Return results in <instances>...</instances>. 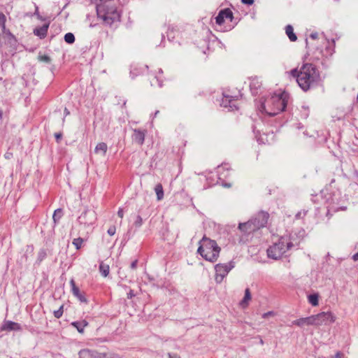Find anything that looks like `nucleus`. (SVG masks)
Wrapping results in <instances>:
<instances>
[{"instance_id":"nucleus-1","label":"nucleus","mask_w":358,"mask_h":358,"mask_svg":"<svg viewBox=\"0 0 358 358\" xmlns=\"http://www.w3.org/2000/svg\"><path fill=\"white\" fill-rule=\"evenodd\" d=\"M289 73L294 78H296L299 87L304 91H307L313 87L320 78L319 73L311 64H303L299 71L296 69H292Z\"/></svg>"},{"instance_id":"nucleus-2","label":"nucleus","mask_w":358,"mask_h":358,"mask_svg":"<svg viewBox=\"0 0 358 358\" xmlns=\"http://www.w3.org/2000/svg\"><path fill=\"white\" fill-rule=\"evenodd\" d=\"M96 13L98 18L106 26H111L120 20V15L113 0H100L96 6Z\"/></svg>"},{"instance_id":"nucleus-3","label":"nucleus","mask_w":358,"mask_h":358,"mask_svg":"<svg viewBox=\"0 0 358 358\" xmlns=\"http://www.w3.org/2000/svg\"><path fill=\"white\" fill-rule=\"evenodd\" d=\"M220 250L215 241L203 236L199 241L197 252L206 261L215 262L219 257Z\"/></svg>"},{"instance_id":"nucleus-4","label":"nucleus","mask_w":358,"mask_h":358,"mask_svg":"<svg viewBox=\"0 0 358 358\" xmlns=\"http://www.w3.org/2000/svg\"><path fill=\"white\" fill-rule=\"evenodd\" d=\"M285 96L283 94L272 96L262 104L260 110L265 112L270 116L278 114L284 110L287 106Z\"/></svg>"},{"instance_id":"nucleus-5","label":"nucleus","mask_w":358,"mask_h":358,"mask_svg":"<svg viewBox=\"0 0 358 358\" xmlns=\"http://www.w3.org/2000/svg\"><path fill=\"white\" fill-rule=\"evenodd\" d=\"M292 246V243L287 238L281 237L267 249V257L274 260L280 259Z\"/></svg>"},{"instance_id":"nucleus-6","label":"nucleus","mask_w":358,"mask_h":358,"mask_svg":"<svg viewBox=\"0 0 358 358\" xmlns=\"http://www.w3.org/2000/svg\"><path fill=\"white\" fill-rule=\"evenodd\" d=\"M234 266L235 264L232 261L225 264H217L214 267L215 282L218 284L221 283Z\"/></svg>"},{"instance_id":"nucleus-7","label":"nucleus","mask_w":358,"mask_h":358,"mask_svg":"<svg viewBox=\"0 0 358 358\" xmlns=\"http://www.w3.org/2000/svg\"><path fill=\"white\" fill-rule=\"evenodd\" d=\"M314 326L329 325L336 321V315L331 311L313 315Z\"/></svg>"},{"instance_id":"nucleus-8","label":"nucleus","mask_w":358,"mask_h":358,"mask_svg":"<svg viewBox=\"0 0 358 358\" xmlns=\"http://www.w3.org/2000/svg\"><path fill=\"white\" fill-rule=\"evenodd\" d=\"M79 358H120L117 355H108L88 348L82 349L78 352Z\"/></svg>"},{"instance_id":"nucleus-9","label":"nucleus","mask_w":358,"mask_h":358,"mask_svg":"<svg viewBox=\"0 0 358 358\" xmlns=\"http://www.w3.org/2000/svg\"><path fill=\"white\" fill-rule=\"evenodd\" d=\"M261 216H262L261 218H262V224H260L257 226H255L253 220H251L247 222L240 223L238 225L239 230L245 234H250L252 231H255L260 229L261 226L264 224V220H264L265 218V217H264V215H263Z\"/></svg>"},{"instance_id":"nucleus-10","label":"nucleus","mask_w":358,"mask_h":358,"mask_svg":"<svg viewBox=\"0 0 358 358\" xmlns=\"http://www.w3.org/2000/svg\"><path fill=\"white\" fill-rule=\"evenodd\" d=\"M96 215L94 210H87L79 217V222L80 224L85 225H90L95 222Z\"/></svg>"},{"instance_id":"nucleus-11","label":"nucleus","mask_w":358,"mask_h":358,"mask_svg":"<svg viewBox=\"0 0 358 358\" xmlns=\"http://www.w3.org/2000/svg\"><path fill=\"white\" fill-rule=\"evenodd\" d=\"M225 19H233V13L229 8L221 10L215 17V22L217 24L221 25L224 23Z\"/></svg>"},{"instance_id":"nucleus-12","label":"nucleus","mask_w":358,"mask_h":358,"mask_svg":"<svg viewBox=\"0 0 358 358\" xmlns=\"http://www.w3.org/2000/svg\"><path fill=\"white\" fill-rule=\"evenodd\" d=\"M292 324H295L296 326H299V327H304V326H308V325L314 326L313 315H311V316L307 317L299 318L298 320H294L292 322Z\"/></svg>"},{"instance_id":"nucleus-13","label":"nucleus","mask_w":358,"mask_h":358,"mask_svg":"<svg viewBox=\"0 0 358 358\" xmlns=\"http://www.w3.org/2000/svg\"><path fill=\"white\" fill-rule=\"evenodd\" d=\"M70 285L71 286V289L73 294L80 301L83 303H87V299L85 296L80 293L78 287H76L75 282L73 279L70 280Z\"/></svg>"},{"instance_id":"nucleus-14","label":"nucleus","mask_w":358,"mask_h":358,"mask_svg":"<svg viewBox=\"0 0 358 358\" xmlns=\"http://www.w3.org/2000/svg\"><path fill=\"white\" fill-rule=\"evenodd\" d=\"M252 296L250 291L248 288L245 290V295L243 299L240 301L239 306L242 308H245L248 306L250 301H251Z\"/></svg>"},{"instance_id":"nucleus-15","label":"nucleus","mask_w":358,"mask_h":358,"mask_svg":"<svg viewBox=\"0 0 358 358\" xmlns=\"http://www.w3.org/2000/svg\"><path fill=\"white\" fill-rule=\"evenodd\" d=\"M265 215L264 216L265 218L264 219L265 220H264V224L261 226V228L265 227V225L266 224V223L268 222V217H269L268 214L267 213H266V212H260V213H259L257 215V216L254 219H252L254 222H255V226H257V225L262 224V218H261L262 216L261 215Z\"/></svg>"},{"instance_id":"nucleus-16","label":"nucleus","mask_w":358,"mask_h":358,"mask_svg":"<svg viewBox=\"0 0 358 358\" xmlns=\"http://www.w3.org/2000/svg\"><path fill=\"white\" fill-rule=\"evenodd\" d=\"M134 140L139 145H143L145 141V133L140 130L135 129L134 134Z\"/></svg>"},{"instance_id":"nucleus-17","label":"nucleus","mask_w":358,"mask_h":358,"mask_svg":"<svg viewBox=\"0 0 358 358\" xmlns=\"http://www.w3.org/2000/svg\"><path fill=\"white\" fill-rule=\"evenodd\" d=\"M108 147L105 143H99L94 149V152L97 155H100L101 156H104L107 152Z\"/></svg>"},{"instance_id":"nucleus-18","label":"nucleus","mask_w":358,"mask_h":358,"mask_svg":"<svg viewBox=\"0 0 358 358\" xmlns=\"http://www.w3.org/2000/svg\"><path fill=\"white\" fill-rule=\"evenodd\" d=\"M71 325L76 328L80 334L84 333V329L88 325V322L86 320H83L81 322H71Z\"/></svg>"},{"instance_id":"nucleus-19","label":"nucleus","mask_w":358,"mask_h":358,"mask_svg":"<svg viewBox=\"0 0 358 358\" xmlns=\"http://www.w3.org/2000/svg\"><path fill=\"white\" fill-rule=\"evenodd\" d=\"M2 329L3 330H20V325L14 322L7 321L4 323Z\"/></svg>"},{"instance_id":"nucleus-20","label":"nucleus","mask_w":358,"mask_h":358,"mask_svg":"<svg viewBox=\"0 0 358 358\" xmlns=\"http://www.w3.org/2000/svg\"><path fill=\"white\" fill-rule=\"evenodd\" d=\"M48 25H44L40 28L35 29L34 33L35 35L40 36L41 38H43L45 36L48 31Z\"/></svg>"},{"instance_id":"nucleus-21","label":"nucleus","mask_w":358,"mask_h":358,"mask_svg":"<svg viewBox=\"0 0 358 358\" xmlns=\"http://www.w3.org/2000/svg\"><path fill=\"white\" fill-rule=\"evenodd\" d=\"M285 31H286V34L287 35V36L289 37V38L291 41H296L297 37L295 35V34L294 33V29H293L292 26H291L289 24L286 26Z\"/></svg>"},{"instance_id":"nucleus-22","label":"nucleus","mask_w":358,"mask_h":358,"mask_svg":"<svg viewBox=\"0 0 358 358\" xmlns=\"http://www.w3.org/2000/svg\"><path fill=\"white\" fill-rule=\"evenodd\" d=\"M155 191L157 195L158 201L162 200L164 198V190L161 184H157L155 187Z\"/></svg>"},{"instance_id":"nucleus-23","label":"nucleus","mask_w":358,"mask_h":358,"mask_svg":"<svg viewBox=\"0 0 358 358\" xmlns=\"http://www.w3.org/2000/svg\"><path fill=\"white\" fill-rule=\"evenodd\" d=\"M99 271L103 277H107L109 274L110 267L108 264L101 263L99 265Z\"/></svg>"},{"instance_id":"nucleus-24","label":"nucleus","mask_w":358,"mask_h":358,"mask_svg":"<svg viewBox=\"0 0 358 358\" xmlns=\"http://www.w3.org/2000/svg\"><path fill=\"white\" fill-rule=\"evenodd\" d=\"M62 215H63V212L61 208H57V210H55L53 213V215H52V219H53L54 222L55 223L58 222L59 221V220L62 218Z\"/></svg>"},{"instance_id":"nucleus-25","label":"nucleus","mask_w":358,"mask_h":358,"mask_svg":"<svg viewBox=\"0 0 358 358\" xmlns=\"http://www.w3.org/2000/svg\"><path fill=\"white\" fill-rule=\"evenodd\" d=\"M319 296L317 294H310L308 296V302L313 306H317L319 303Z\"/></svg>"},{"instance_id":"nucleus-26","label":"nucleus","mask_w":358,"mask_h":358,"mask_svg":"<svg viewBox=\"0 0 358 358\" xmlns=\"http://www.w3.org/2000/svg\"><path fill=\"white\" fill-rule=\"evenodd\" d=\"M64 40L67 43H73L75 41V36L72 33H67L64 36Z\"/></svg>"},{"instance_id":"nucleus-27","label":"nucleus","mask_w":358,"mask_h":358,"mask_svg":"<svg viewBox=\"0 0 358 358\" xmlns=\"http://www.w3.org/2000/svg\"><path fill=\"white\" fill-rule=\"evenodd\" d=\"M83 243V239L81 238H75L73 241V244L77 250H78L81 248Z\"/></svg>"},{"instance_id":"nucleus-28","label":"nucleus","mask_w":358,"mask_h":358,"mask_svg":"<svg viewBox=\"0 0 358 358\" xmlns=\"http://www.w3.org/2000/svg\"><path fill=\"white\" fill-rule=\"evenodd\" d=\"M6 17L3 14L0 13V27L2 28L3 31L5 32L6 31Z\"/></svg>"},{"instance_id":"nucleus-29","label":"nucleus","mask_w":358,"mask_h":358,"mask_svg":"<svg viewBox=\"0 0 358 358\" xmlns=\"http://www.w3.org/2000/svg\"><path fill=\"white\" fill-rule=\"evenodd\" d=\"M63 314V306H61L60 308L57 310L54 311V315L56 318H59L62 316Z\"/></svg>"},{"instance_id":"nucleus-30","label":"nucleus","mask_w":358,"mask_h":358,"mask_svg":"<svg viewBox=\"0 0 358 358\" xmlns=\"http://www.w3.org/2000/svg\"><path fill=\"white\" fill-rule=\"evenodd\" d=\"M40 60L46 63H49L50 62V58L47 55H43L39 57Z\"/></svg>"},{"instance_id":"nucleus-31","label":"nucleus","mask_w":358,"mask_h":358,"mask_svg":"<svg viewBox=\"0 0 358 358\" xmlns=\"http://www.w3.org/2000/svg\"><path fill=\"white\" fill-rule=\"evenodd\" d=\"M108 235L110 236H113L115 235V232H116V229L115 227H110L108 229Z\"/></svg>"},{"instance_id":"nucleus-32","label":"nucleus","mask_w":358,"mask_h":358,"mask_svg":"<svg viewBox=\"0 0 358 358\" xmlns=\"http://www.w3.org/2000/svg\"><path fill=\"white\" fill-rule=\"evenodd\" d=\"M142 224V218L140 216L136 217V220L135 221V225L136 227H140Z\"/></svg>"},{"instance_id":"nucleus-33","label":"nucleus","mask_w":358,"mask_h":358,"mask_svg":"<svg viewBox=\"0 0 358 358\" xmlns=\"http://www.w3.org/2000/svg\"><path fill=\"white\" fill-rule=\"evenodd\" d=\"M274 315V313L273 311H268L267 313H265L262 315V317L263 318H267L270 316H273Z\"/></svg>"},{"instance_id":"nucleus-34","label":"nucleus","mask_w":358,"mask_h":358,"mask_svg":"<svg viewBox=\"0 0 358 358\" xmlns=\"http://www.w3.org/2000/svg\"><path fill=\"white\" fill-rule=\"evenodd\" d=\"M242 3L248 5H252L254 2V0H241Z\"/></svg>"},{"instance_id":"nucleus-35","label":"nucleus","mask_w":358,"mask_h":358,"mask_svg":"<svg viewBox=\"0 0 358 358\" xmlns=\"http://www.w3.org/2000/svg\"><path fill=\"white\" fill-rule=\"evenodd\" d=\"M134 296H135V294H134V292L131 289L127 294V298H129V299H131Z\"/></svg>"},{"instance_id":"nucleus-36","label":"nucleus","mask_w":358,"mask_h":358,"mask_svg":"<svg viewBox=\"0 0 358 358\" xmlns=\"http://www.w3.org/2000/svg\"><path fill=\"white\" fill-rule=\"evenodd\" d=\"M117 215L122 218L123 217V215H124V212L122 210V209H119L118 212H117Z\"/></svg>"},{"instance_id":"nucleus-37","label":"nucleus","mask_w":358,"mask_h":358,"mask_svg":"<svg viewBox=\"0 0 358 358\" xmlns=\"http://www.w3.org/2000/svg\"><path fill=\"white\" fill-rule=\"evenodd\" d=\"M342 354L341 352H337L336 355L333 357V358H341Z\"/></svg>"},{"instance_id":"nucleus-38","label":"nucleus","mask_w":358,"mask_h":358,"mask_svg":"<svg viewBox=\"0 0 358 358\" xmlns=\"http://www.w3.org/2000/svg\"><path fill=\"white\" fill-rule=\"evenodd\" d=\"M55 136L56 139L58 141L62 138V134L60 133H56L55 134Z\"/></svg>"},{"instance_id":"nucleus-39","label":"nucleus","mask_w":358,"mask_h":358,"mask_svg":"<svg viewBox=\"0 0 358 358\" xmlns=\"http://www.w3.org/2000/svg\"><path fill=\"white\" fill-rule=\"evenodd\" d=\"M136 265H137V261H134L131 264V267L132 268H136Z\"/></svg>"},{"instance_id":"nucleus-40","label":"nucleus","mask_w":358,"mask_h":358,"mask_svg":"<svg viewBox=\"0 0 358 358\" xmlns=\"http://www.w3.org/2000/svg\"><path fill=\"white\" fill-rule=\"evenodd\" d=\"M352 258H353V259H354L355 261H358V252H357V253H356V254H355V255H353Z\"/></svg>"},{"instance_id":"nucleus-41","label":"nucleus","mask_w":358,"mask_h":358,"mask_svg":"<svg viewBox=\"0 0 358 358\" xmlns=\"http://www.w3.org/2000/svg\"><path fill=\"white\" fill-rule=\"evenodd\" d=\"M169 358H179L178 355L171 356L170 354H169Z\"/></svg>"},{"instance_id":"nucleus-42","label":"nucleus","mask_w":358,"mask_h":358,"mask_svg":"<svg viewBox=\"0 0 358 358\" xmlns=\"http://www.w3.org/2000/svg\"><path fill=\"white\" fill-rule=\"evenodd\" d=\"M64 113H65L66 115H69V111L67 110V108L64 109Z\"/></svg>"},{"instance_id":"nucleus-43","label":"nucleus","mask_w":358,"mask_h":358,"mask_svg":"<svg viewBox=\"0 0 358 358\" xmlns=\"http://www.w3.org/2000/svg\"><path fill=\"white\" fill-rule=\"evenodd\" d=\"M316 34H311V37L313 38H316Z\"/></svg>"},{"instance_id":"nucleus-44","label":"nucleus","mask_w":358,"mask_h":358,"mask_svg":"<svg viewBox=\"0 0 358 358\" xmlns=\"http://www.w3.org/2000/svg\"><path fill=\"white\" fill-rule=\"evenodd\" d=\"M2 118V112L0 110V120Z\"/></svg>"},{"instance_id":"nucleus-45","label":"nucleus","mask_w":358,"mask_h":358,"mask_svg":"<svg viewBox=\"0 0 358 358\" xmlns=\"http://www.w3.org/2000/svg\"><path fill=\"white\" fill-rule=\"evenodd\" d=\"M303 108H304L305 110H308V108L305 106H303Z\"/></svg>"},{"instance_id":"nucleus-46","label":"nucleus","mask_w":358,"mask_h":358,"mask_svg":"<svg viewBox=\"0 0 358 358\" xmlns=\"http://www.w3.org/2000/svg\"><path fill=\"white\" fill-rule=\"evenodd\" d=\"M224 187H230V185H224Z\"/></svg>"},{"instance_id":"nucleus-47","label":"nucleus","mask_w":358,"mask_h":358,"mask_svg":"<svg viewBox=\"0 0 358 358\" xmlns=\"http://www.w3.org/2000/svg\"><path fill=\"white\" fill-rule=\"evenodd\" d=\"M357 102H358V94H357Z\"/></svg>"}]
</instances>
